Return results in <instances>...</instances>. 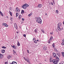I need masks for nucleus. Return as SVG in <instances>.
<instances>
[{
	"mask_svg": "<svg viewBox=\"0 0 64 64\" xmlns=\"http://www.w3.org/2000/svg\"><path fill=\"white\" fill-rule=\"evenodd\" d=\"M23 36L24 37H26V34H24L23 35Z\"/></svg>",
	"mask_w": 64,
	"mask_h": 64,
	"instance_id": "36",
	"label": "nucleus"
},
{
	"mask_svg": "<svg viewBox=\"0 0 64 64\" xmlns=\"http://www.w3.org/2000/svg\"><path fill=\"white\" fill-rule=\"evenodd\" d=\"M13 51H14V53H16V51H15V50H13Z\"/></svg>",
	"mask_w": 64,
	"mask_h": 64,
	"instance_id": "41",
	"label": "nucleus"
},
{
	"mask_svg": "<svg viewBox=\"0 0 64 64\" xmlns=\"http://www.w3.org/2000/svg\"><path fill=\"white\" fill-rule=\"evenodd\" d=\"M28 63V64H31V63H30V62H29Z\"/></svg>",
	"mask_w": 64,
	"mask_h": 64,
	"instance_id": "55",
	"label": "nucleus"
},
{
	"mask_svg": "<svg viewBox=\"0 0 64 64\" xmlns=\"http://www.w3.org/2000/svg\"><path fill=\"white\" fill-rule=\"evenodd\" d=\"M57 55L58 56V55H60V54L58 52V53H57Z\"/></svg>",
	"mask_w": 64,
	"mask_h": 64,
	"instance_id": "39",
	"label": "nucleus"
},
{
	"mask_svg": "<svg viewBox=\"0 0 64 64\" xmlns=\"http://www.w3.org/2000/svg\"><path fill=\"white\" fill-rule=\"evenodd\" d=\"M55 58H56V60L58 62L60 60V59L59 58L58 56H56Z\"/></svg>",
	"mask_w": 64,
	"mask_h": 64,
	"instance_id": "9",
	"label": "nucleus"
},
{
	"mask_svg": "<svg viewBox=\"0 0 64 64\" xmlns=\"http://www.w3.org/2000/svg\"><path fill=\"white\" fill-rule=\"evenodd\" d=\"M62 64H63V63H62Z\"/></svg>",
	"mask_w": 64,
	"mask_h": 64,
	"instance_id": "62",
	"label": "nucleus"
},
{
	"mask_svg": "<svg viewBox=\"0 0 64 64\" xmlns=\"http://www.w3.org/2000/svg\"><path fill=\"white\" fill-rule=\"evenodd\" d=\"M3 57V55L0 53V59H2Z\"/></svg>",
	"mask_w": 64,
	"mask_h": 64,
	"instance_id": "11",
	"label": "nucleus"
},
{
	"mask_svg": "<svg viewBox=\"0 0 64 64\" xmlns=\"http://www.w3.org/2000/svg\"><path fill=\"white\" fill-rule=\"evenodd\" d=\"M22 8H23V9H26L27 8L26 7V6L25 4L23 5L22 6Z\"/></svg>",
	"mask_w": 64,
	"mask_h": 64,
	"instance_id": "6",
	"label": "nucleus"
},
{
	"mask_svg": "<svg viewBox=\"0 0 64 64\" xmlns=\"http://www.w3.org/2000/svg\"><path fill=\"white\" fill-rule=\"evenodd\" d=\"M2 48L3 49H6V48L5 47V46H2Z\"/></svg>",
	"mask_w": 64,
	"mask_h": 64,
	"instance_id": "22",
	"label": "nucleus"
},
{
	"mask_svg": "<svg viewBox=\"0 0 64 64\" xmlns=\"http://www.w3.org/2000/svg\"><path fill=\"white\" fill-rule=\"evenodd\" d=\"M34 32H37V30L36 29L35 30Z\"/></svg>",
	"mask_w": 64,
	"mask_h": 64,
	"instance_id": "40",
	"label": "nucleus"
},
{
	"mask_svg": "<svg viewBox=\"0 0 64 64\" xmlns=\"http://www.w3.org/2000/svg\"><path fill=\"white\" fill-rule=\"evenodd\" d=\"M5 64H8V63H7V62H5Z\"/></svg>",
	"mask_w": 64,
	"mask_h": 64,
	"instance_id": "49",
	"label": "nucleus"
},
{
	"mask_svg": "<svg viewBox=\"0 0 64 64\" xmlns=\"http://www.w3.org/2000/svg\"><path fill=\"white\" fill-rule=\"evenodd\" d=\"M25 5L26 6V7H28L29 6V5H28V4H25Z\"/></svg>",
	"mask_w": 64,
	"mask_h": 64,
	"instance_id": "30",
	"label": "nucleus"
},
{
	"mask_svg": "<svg viewBox=\"0 0 64 64\" xmlns=\"http://www.w3.org/2000/svg\"><path fill=\"white\" fill-rule=\"evenodd\" d=\"M9 12L10 13V16H12V12H11L10 10L9 11Z\"/></svg>",
	"mask_w": 64,
	"mask_h": 64,
	"instance_id": "21",
	"label": "nucleus"
},
{
	"mask_svg": "<svg viewBox=\"0 0 64 64\" xmlns=\"http://www.w3.org/2000/svg\"><path fill=\"white\" fill-rule=\"evenodd\" d=\"M33 42H34V43H37V41H36V40H34V41H33Z\"/></svg>",
	"mask_w": 64,
	"mask_h": 64,
	"instance_id": "33",
	"label": "nucleus"
},
{
	"mask_svg": "<svg viewBox=\"0 0 64 64\" xmlns=\"http://www.w3.org/2000/svg\"><path fill=\"white\" fill-rule=\"evenodd\" d=\"M17 45H18V46H20V44L19 43V42L18 41V43H17Z\"/></svg>",
	"mask_w": 64,
	"mask_h": 64,
	"instance_id": "15",
	"label": "nucleus"
},
{
	"mask_svg": "<svg viewBox=\"0 0 64 64\" xmlns=\"http://www.w3.org/2000/svg\"><path fill=\"white\" fill-rule=\"evenodd\" d=\"M41 31L43 33H45V32L44 31V30L43 29Z\"/></svg>",
	"mask_w": 64,
	"mask_h": 64,
	"instance_id": "27",
	"label": "nucleus"
},
{
	"mask_svg": "<svg viewBox=\"0 0 64 64\" xmlns=\"http://www.w3.org/2000/svg\"><path fill=\"white\" fill-rule=\"evenodd\" d=\"M53 63L55 64H58V62L56 60H52Z\"/></svg>",
	"mask_w": 64,
	"mask_h": 64,
	"instance_id": "3",
	"label": "nucleus"
},
{
	"mask_svg": "<svg viewBox=\"0 0 64 64\" xmlns=\"http://www.w3.org/2000/svg\"><path fill=\"white\" fill-rule=\"evenodd\" d=\"M43 49L44 51H46L47 50V47L45 45L44 46L43 48Z\"/></svg>",
	"mask_w": 64,
	"mask_h": 64,
	"instance_id": "8",
	"label": "nucleus"
},
{
	"mask_svg": "<svg viewBox=\"0 0 64 64\" xmlns=\"http://www.w3.org/2000/svg\"><path fill=\"white\" fill-rule=\"evenodd\" d=\"M16 33H17V34H18V32H16Z\"/></svg>",
	"mask_w": 64,
	"mask_h": 64,
	"instance_id": "57",
	"label": "nucleus"
},
{
	"mask_svg": "<svg viewBox=\"0 0 64 64\" xmlns=\"http://www.w3.org/2000/svg\"><path fill=\"white\" fill-rule=\"evenodd\" d=\"M18 15V13H16V17H17V16Z\"/></svg>",
	"mask_w": 64,
	"mask_h": 64,
	"instance_id": "32",
	"label": "nucleus"
},
{
	"mask_svg": "<svg viewBox=\"0 0 64 64\" xmlns=\"http://www.w3.org/2000/svg\"><path fill=\"white\" fill-rule=\"evenodd\" d=\"M16 53L14 52V54H16Z\"/></svg>",
	"mask_w": 64,
	"mask_h": 64,
	"instance_id": "52",
	"label": "nucleus"
},
{
	"mask_svg": "<svg viewBox=\"0 0 64 64\" xmlns=\"http://www.w3.org/2000/svg\"><path fill=\"white\" fill-rule=\"evenodd\" d=\"M36 19V21L37 23H39V24H41V23H42V20H41V18H40V17H37Z\"/></svg>",
	"mask_w": 64,
	"mask_h": 64,
	"instance_id": "1",
	"label": "nucleus"
},
{
	"mask_svg": "<svg viewBox=\"0 0 64 64\" xmlns=\"http://www.w3.org/2000/svg\"><path fill=\"white\" fill-rule=\"evenodd\" d=\"M51 5H53V2H51Z\"/></svg>",
	"mask_w": 64,
	"mask_h": 64,
	"instance_id": "47",
	"label": "nucleus"
},
{
	"mask_svg": "<svg viewBox=\"0 0 64 64\" xmlns=\"http://www.w3.org/2000/svg\"><path fill=\"white\" fill-rule=\"evenodd\" d=\"M14 27L15 28H16V30H17V29H18V27H17V24H14Z\"/></svg>",
	"mask_w": 64,
	"mask_h": 64,
	"instance_id": "12",
	"label": "nucleus"
},
{
	"mask_svg": "<svg viewBox=\"0 0 64 64\" xmlns=\"http://www.w3.org/2000/svg\"><path fill=\"white\" fill-rule=\"evenodd\" d=\"M2 53H5V50H2Z\"/></svg>",
	"mask_w": 64,
	"mask_h": 64,
	"instance_id": "18",
	"label": "nucleus"
},
{
	"mask_svg": "<svg viewBox=\"0 0 64 64\" xmlns=\"http://www.w3.org/2000/svg\"><path fill=\"white\" fill-rule=\"evenodd\" d=\"M58 56L59 57H61V55H60V54H59V55H58Z\"/></svg>",
	"mask_w": 64,
	"mask_h": 64,
	"instance_id": "43",
	"label": "nucleus"
},
{
	"mask_svg": "<svg viewBox=\"0 0 64 64\" xmlns=\"http://www.w3.org/2000/svg\"><path fill=\"white\" fill-rule=\"evenodd\" d=\"M24 13V10H22L21 13Z\"/></svg>",
	"mask_w": 64,
	"mask_h": 64,
	"instance_id": "29",
	"label": "nucleus"
},
{
	"mask_svg": "<svg viewBox=\"0 0 64 64\" xmlns=\"http://www.w3.org/2000/svg\"><path fill=\"white\" fill-rule=\"evenodd\" d=\"M56 13L58 14V11L57 10H56Z\"/></svg>",
	"mask_w": 64,
	"mask_h": 64,
	"instance_id": "34",
	"label": "nucleus"
},
{
	"mask_svg": "<svg viewBox=\"0 0 64 64\" xmlns=\"http://www.w3.org/2000/svg\"><path fill=\"white\" fill-rule=\"evenodd\" d=\"M53 37H51L50 38V41H52V39H53Z\"/></svg>",
	"mask_w": 64,
	"mask_h": 64,
	"instance_id": "23",
	"label": "nucleus"
},
{
	"mask_svg": "<svg viewBox=\"0 0 64 64\" xmlns=\"http://www.w3.org/2000/svg\"><path fill=\"white\" fill-rule=\"evenodd\" d=\"M50 34H52V33L51 32H50Z\"/></svg>",
	"mask_w": 64,
	"mask_h": 64,
	"instance_id": "53",
	"label": "nucleus"
},
{
	"mask_svg": "<svg viewBox=\"0 0 64 64\" xmlns=\"http://www.w3.org/2000/svg\"><path fill=\"white\" fill-rule=\"evenodd\" d=\"M32 14H33V13H32V12H31L30 13V14H29L28 15V16L29 17H30V16H32Z\"/></svg>",
	"mask_w": 64,
	"mask_h": 64,
	"instance_id": "17",
	"label": "nucleus"
},
{
	"mask_svg": "<svg viewBox=\"0 0 64 64\" xmlns=\"http://www.w3.org/2000/svg\"><path fill=\"white\" fill-rule=\"evenodd\" d=\"M52 56L54 58H55L56 57V54L54 52L52 53Z\"/></svg>",
	"mask_w": 64,
	"mask_h": 64,
	"instance_id": "7",
	"label": "nucleus"
},
{
	"mask_svg": "<svg viewBox=\"0 0 64 64\" xmlns=\"http://www.w3.org/2000/svg\"><path fill=\"white\" fill-rule=\"evenodd\" d=\"M12 47L13 48H14V49H16V46H15L14 45L13 46H12Z\"/></svg>",
	"mask_w": 64,
	"mask_h": 64,
	"instance_id": "16",
	"label": "nucleus"
},
{
	"mask_svg": "<svg viewBox=\"0 0 64 64\" xmlns=\"http://www.w3.org/2000/svg\"><path fill=\"white\" fill-rule=\"evenodd\" d=\"M27 51L28 53H29V50H27Z\"/></svg>",
	"mask_w": 64,
	"mask_h": 64,
	"instance_id": "46",
	"label": "nucleus"
},
{
	"mask_svg": "<svg viewBox=\"0 0 64 64\" xmlns=\"http://www.w3.org/2000/svg\"><path fill=\"white\" fill-rule=\"evenodd\" d=\"M16 11L17 12L19 13L20 11V10L18 8H16Z\"/></svg>",
	"mask_w": 64,
	"mask_h": 64,
	"instance_id": "5",
	"label": "nucleus"
},
{
	"mask_svg": "<svg viewBox=\"0 0 64 64\" xmlns=\"http://www.w3.org/2000/svg\"><path fill=\"white\" fill-rule=\"evenodd\" d=\"M62 45H64V39H63L62 40V43H61Z\"/></svg>",
	"mask_w": 64,
	"mask_h": 64,
	"instance_id": "13",
	"label": "nucleus"
},
{
	"mask_svg": "<svg viewBox=\"0 0 64 64\" xmlns=\"http://www.w3.org/2000/svg\"><path fill=\"white\" fill-rule=\"evenodd\" d=\"M50 62H52V58H50Z\"/></svg>",
	"mask_w": 64,
	"mask_h": 64,
	"instance_id": "20",
	"label": "nucleus"
},
{
	"mask_svg": "<svg viewBox=\"0 0 64 64\" xmlns=\"http://www.w3.org/2000/svg\"><path fill=\"white\" fill-rule=\"evenodd\" d=\"M54 49L55 51L56 50H57V49H56V48H54Z\"/></svg>",
	"mask_w": 64,
	"mask_h": 64,
	"instance_id": "45",
	"label": "nucleus"
},
{
	"mask_svg": "<svg viewBox=\"0 0 64 64\" xmlns=\"http://www.w3.org/2000/svg\"><path fill=\"white\" fill-rule=\"evenodd\" d=\"M53 3H54V4H55V2H54V1H53Z\"/></svg>",
	"mask_w": 64,
	"mask_h": 64,
	"instance_id": "59",
	"label": "nucleus"
},
{
	"mask_svg": "<svg viewBox=\"0 0 64 64\" xmlns=\"http://www.w3.org/2000/svg\"><path fill=\"white\" fill-rule=\"evenodd\" d=\"M22 21H24V20H25V19L23 18H22Z\"/></svg>",
	"mask_w": 64,
	"mask_h": 64,
	"instance_id": "44",
	"label": "nucleus"
},
{
	"mask_svg": "<svg viewBox=\"0 0 64 64\" xmlns=\"http://www.w3.org/2000/svg\"><path fill=\"white\" fill-rule=\"evenodd\" d=\"M27 58V59H26V62H27V61H28L29 60V59H28V58Z\"/></svg>",
	"mask_w": 64,
	"mask_h": 64,
	"instance_id": "35",
	"label": "nucleus"
},
{
	"mask_svg": "<svg viewBox=\"0 0 64 64\" xmlns=\"http://www.w3.org/2000/svg\"><path fill=\"white\" fill-rule=\"evenodd\" d=\"M24 60H26V58H25V57H24Z\"/></svg>",
	"mask_w": 64,
	"mask_h": 64,
	"instance_id": "42",
	"label": "nucleus"
},
{
	"mask_svg": "<svg viewBox=\"0 0 64 64\" xmlns=\"http://www.w3.org/2000/svg\"><path fill=\"white\" fill-rule=\"evenodd\" d=\"M52 46L53 48H55V44H54V43L53 44Z\"/></svg>",
	"mask_w": 64,
	"mask_h": 64,
	"instance_id": "24",
	"label": "nucleus"
},
{
	"mask_svg": "<svg viewBox=\"0 0 64 64\" xmlns=\"http://www.w3.org/2000/svg\"><path fill=\"white\" fill-rule=\"evenodd\" d=\"M42 7V5L41 4H39L38 5V7L41 8Z\"/></svg>",
	"mask_w": 64,
	"mask_h": 64,
	"instance_id": "10",
	"label": "nucleus"
},
{
	"mask_svg": "<svg viewBox=\"0 0 64 64\" xmlns=\"http://www.w3.org/2000/svg\"><path fill=\"white\" fill-rule=\"evenodd\" d=\"M62 56H63V57H64V52H62Z\"/></svg>",
	"mask_w": 64,
	"mask_h": 64,
	"instance_id": "26",
	"label": "nucleus"
},
{
	"mask_svg": "<svg viewBox=\"0 0 64 64\" xmlns=\"http://www.w3.org/2000/svg\"><path fill=\"white\" fill-rule=\"evenodd\" d=\"M10 64H17V62H13Z\"/></svg>",
	"mask_w": 64,
	"mask_h": 64,
	"instance_id": "14",
	"label": "nucleus"
},
{
	"mask_svg": "<svg viewBox=\"0 0 64 64\" xmlns=\"http://www.w3.org/2000/svg\"><path fill=\"white\" fill-rule=\"evenodd\" d=\"M47 14H46V13L45 14V15H47Z\"/></svg>",
	"mask_w": 64,
	"mask_h": 64,
	"instance_id": "60",
	"label": "nucleus"
},
{
	"mask_svg": "<svg viewBox=\"0 0 64 64\" xmlns=\"http://www.w3.org/2000/svg\"><path fill=\"white\" fill-rule=\"evenodd\" d=\"M10 10H11V7L10 8Z\"/></svg>",
	"mask_w": 64,
	"mask_h": 64,
	"instance_id": "50",
	"label": "nucleus"
},
{
	"mask_svg": "<svg viewBox=\"0 0 64 64\" xmlns=\"http://www.w3.org/2000/svg\"><path fill=\"white\" fill-rule=\"evenodd\" d=\"M27 62H28V63L29 62H29V60H28L27 61Z\"/></svg>",
	"mask_w": 64,
	"mask_h": 64,
	"instance_id": "48",
	"label": "nucleus"
},
{
	"mask_svg": "<svg viewBox=\"0 0 64 64\" xmlns=\"http://www.w3.org/2000/svg\"><path fill=\"white\" fill-rule=\"evenodd\" d=\"M58 64H63V63H60Z\"/></svg>",
	"mask_w": 64,
	"mask_h": 64,
	"instance_id": "54",
	"label": "nucleus"
},
{
	"mask_svg": "<svg viewBox=\"0 0 64 64\" xmlns=\"http://www.w3.org/2000/svg\"><path fill=\"white\" fill-rule=\"evenodd\" d=\"M33 41H34L35 40H36V38H33L32 39Z\"/></svg>",
	"mask_w": 64,
	"mask_h": 64,
	"instance_id": "28",
	"label": "nucleus"
},
{
	"mask_svg": "<svg viewBox=\"0 0 64 64\" xmlns=\"http://www.w3.org/2000/svg\"><path fill=\"white\" fill-rule=\"evenodd\" d=\"M56 52H57V53H58V51L56 50H55Z\"/></svg>",
	"mask_w": 64,
	"mask_h": 64,
	"instance_id": "38",
	"label": "nucleus"
},
{
	"mask_svg": "<svg viewBox=\"0 0 64 64\" xmlns=\"http://www.w3.org/2000/svg\"><path fill=\"white\" fill-rule=\"evenodd\" d=\"M6 18H8V16H6Z\"/></svg>",
	"mask_w": 64,
	"mask_h": 64,
	"instance_id": "58",
	"label": "nucleus"
},
{
	"mask_svg": "<svg viewBox=\"0 0 64 64\" xmlns=\"http://www.w3.org/2000/svg\"><path fill=\"white\" fill-rule=\"evenodd\" d=\"M0 14L2 16H3V14L2 12L1 11H0Z\"/></svg>",
	"mask_w": 64,
	"mask_h": 64,
	"instance_id": "19",
	"label": "nucleus"
},
{
	"mask_svg": "<svg viewBox=\"0 0 64 64\" xmlns=\"http://www.w3.org/2000/svg\"><path fill=\"white\" fill-rule=\"evenodd\" d=\"M38 42V41H39V40H36Z\"/></svg>",
	"mask_w": 64,
	"mask_h": 64,
	"instance_id": "56",
	"label": "nucleus"
},
{
	"mask_svg": "<svg viewBox=\"0 0 64 64\" xmlns=\"http://www.w3.org/2000/svg\"><path fill=\"white\" fill-rule=\"evenodd\" d=\"M8 58L9 59H10L11 57V56H8Z\"/></svg>",
	"mask_w": 64,
	"mask_h": 64,
	"instance_id": "31",
	"label": "nucleus"
},
{
	"mask_svg": "<svg viewBox=\"0 0 64 64\" xmlns=\"http://www.w3.org/2000/svg\"><path fill=\"white\" fill-rule=\"evenodd\" d=\"M61 29V30H63V28H61V29Z\"/></svg>",
	"mask_w": 64,
	"mask_h": 64,
	"instance_id": "51",
	"label": "nucleus"
},
{
	"mask_svg": "<svg viewBox=\"0 0 64 64\" xmlns=\"http://www.w3.org/2000/svg\"><path fill=\"white\" fill-rule=\"evenodd\" d=\"M10 20H12V19H11V18H10Z\"/></svg>",
	"mask_w": 64,
	"mask_h": 64,
	"instance_id": "61",
	"label": "nucleus"
},
{
	"mask_svg": "<svg viewBox=\"0 0 64 64\" xmlns=\"http://www.w3.org/2000/svg\"><path fill=\"white\" fill-rule=\"evenodd\" d=\"M22 18V16L21 15H19V19H21V18Z\"/></svg>",
	"mask_w": 64,
	"mask_h": 64,
	"instance_id": "25",
	"label": "nucleus"
},
{
	"mask_svg": "<svg viewBox=\"0 0 64 64\" xmlns=\"http://www.w3.org/2000/svg\"><path fill=\"white\" fill-rule=\"evenodd\" d=\"M62 23H59L58 24V26H57V29L58 30L60 31H61V28H60V27L62 26Z\"/></svg>",
	"mask_w": 64,
	"mask_h": 64,
	"instance_id": "2",
	"label": "nucleus"
},
{
	"mask_svg": "<svg viewBox=\"0 0 64 64\" xmlns=\"http://www.w3.org/2000/svg\"><path fill=\"white\" fill-rule=\"evenodd\" d=\"M50 40H48V43L49 44H50Z\"/></svg>",
	"mask_w": 64,
	"mask_h": 64,
	"instance_id": "37",
	"label": "nucleus"
},
{
	"mask_svg": "<svg viewBox=\"0 0 64 64\" xmlns=\"http://www.w3.org/2000/svg\"><path fill=\"white\" fill-rule=\"evenodd\" d=\"M2 25L4 26H5L6 27H8V25L6 24V23H3Z\"/></svg>",
	"mask_w": 64,
	"mask_h": 64,
	"instance_id": "4",
	"label": "nucleus"
}]
</instances>
